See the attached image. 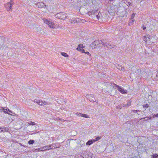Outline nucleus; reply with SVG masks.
<instances>
[{"instance_id": "1", "label": "nucleus", "mask_w": 158, "mask_h": 158, "mask_svg": "<svg viewBox=\"0 0 158 158\" xmlns=\"http://www.w3.org/2000/svg\"><path fill=\"white\" fill-rule=\"evenodd\" d=\"M112 86L113 88L117 89L122 94H126L127 93V90H125L124 88L121 86H119L115 83H113L112 84Z\"/></svg>"}, {"instance_id": "2", "label": "nucleus", "mask_w": 158, "mask_h": 158, "mask_svg": "<svg viewBox=\"0 0 158 158\" xmlns=\"http://www.w3.org/2000/svg\"><path fill=\"white\" fill-rule=\"evenodd\" d=\"M103 43L102 40H96L90 44V46L93 48H97L100 47L99 45Z\"/></svg>"}, {"instance_id": "3", "label": "nucleus", "mask_w": 158, "mask_h": 158, "mask_svg": "<svg viewBox=\"0 0 158 158\" xmlns=\"http://www.w3.org/2000/svg\"><path fill=\"white\" fill-rule=\"evenodd\" d=\"M60 144L58 143H52L48 146H44V147L49 148L48 150L52 149H53L57 148H59L60 146Z\"/></svg>"}, {"instance_id": "4", "label": "nucleus", "mask_w": 158, "mask_h": 158, "mask_svg": "<svg viewBox=\"0 0 158 158\" xmlns=\"http://www.w3.org/2000/svg\"><path fill=\"white\" fill-rule=\"evenodd\" d=\"M56 17L62 20L65 19L67 17L66 14L63 12L58 13L55 15Z\"/></svg>"}, {"instance_id": "5", "label": "nucleus", "mask_w": 158, "mask_h": 158, "mask_svg": "<svg viewBox=\"0 0 158 158\" xmlns=\"http://www.w3.org/2000/svg\"><path fill=\"white\" fill-rule=\"evenodd\" d=\"M14 4V2L13 0H11L9 2H7L6 4H5V7L6 10L8 11H10L12 9V7Z\"/></svg>"}, {"instance_id": "6", "label": "nucleus", "mask_w": 158, "mask_h": 158, "mask_svg": "<svg viewBox=\"0 0 158 158\" xmlns=\"http://www.w3.org/2000/svg\"><path fill=\"white\" fill-rule=\"evenodd\" d=\"M86 98L89 101L92 102H95L98 103V101L95 100L94 96L93 94H87L86 95Z\"/></svg>"}, {"instance_id": "7", "label": "nucleus", "mask_w": 158, "mask_h": 158, "mask_svg": "<svg viewBox=\"0 0 158 158\" xmlns=\"http://www.w3.org/2000/svg\"><path fill=\"white\" fill-rule=\"evenodd\" d=\"M78 158H92L91 156L88 155L87 152L84 151L82 152L81 155L79 156Z\"/></svg>"}, {"instance_id": "8", "label": "nucleus", "mask_w": 158, "mask_h": 158, "mask_svg": "<svg viewBox=\"0 0 158 158\" xmlns=\"http://www.w3.org/2000/svg\"><path fill=\"white\" fill-rule=\"evenodd\" d=\"M43 20L44 22L47 24L51 28L53 27V26L54 25V23L51 21H49L46 19H44Z\"/></svg>"}, {"instance_id": "9", "label": "nucleus", "mask_w": 158, "mask_h": 158, "mask_svg": "<svg viewBox=\"0 0 158 158\" xmlns=\"http://www.w3.org/2000/svg\"><path fill=\"white\" fill-rule=\"evenodd\" d=\"M34 102H35L37 103L39 105L41 106H43L45 105L46 104L47 102L46 101H38L37 100H34Z\"/></svg>"}, {"instance_id": "10", "label": "nucleus", "mask_w": 158, "mask_h": 158, "mask_svg": "<svg viewBox=\"0 0 158 158\" xmlns=\"http://www.w3.org/2000/svg\"><path fill=\"white\" fill-rule=\"evenodd\" d=\"M102 44V45L104 46L107 47L109 48L110 49L112 48V46L108 42H106L104 43L103 42V43Z\"/></svg>"}, {"instance_id": "11", "label": "nucleus", "mask_w": 158, "mask_h": 158, "mask_svg": "<svg viewBox=\"0 0 158 158\" xmlns=\"http://www.w3.org/2000/svg\"><path fill=\"white\" fill-rule=\"evenodd\" d=\"M38 7L39 8H42L46 6L45 4L42 2H39L36 4Z\"/></svg>"}, {"instance_id": "12", "label": "nucleus", "mask_w": 158, "mask_h": 158, "mask_svg": "<svg viewBox=\"0 0 158 158\" xmlns=\"http://www.w3.org/2000/svg\"><path fill=\"white\" fill-rule=\"evenodd\" d=\"M76 114L78 116L86 118H89V116L87 115L84 114H82L80 113L77 112L76 113Z\"/></svg>"}, {"instance_id": "13", "label": "nucleus", "mask_w": 158, "mask_h": 158, "mask_svg": "<svg viewBox=\"0 0 158 158\" xmlns=\"http://www.w3.org/2000/svg\"><path fill=\"white\" fill-rule=\"evenodd\" d=\"M0 132H8L10 131V129L8 127H0Z\"/></svg>"}, {"instance_id": "14", "label": "nucleus", "mask_w": 158, "mask_h": 158, "mask_svg": "<svg viewBox=\"0 0 158 158\" xmlns=\"http://www.w3.org/2000/svg\"><path fill=\"white\" fill-rule=\"evenodd\" d=\"M123 107H124V104L118 105L116 106V108L117 109H121Z\"/></svg>"}, {"instance_id": "15", "label": "nucleus", "mask_w": 158, "mask_h": 158, "mask_svg": "<svg viewBox=\"0 0 158 158\" xmlns=\"http://www.w3.org/2000/svg\"><path fill=\"white\" fill-rule=\"evenodd\" d=\"M94 142L93 139L89 140L86 143L87 145H90Z\"/></svg>"}, {"instance_id": "16", "label": "nucleus", "mask_w": 158, "mask_h": 158, "mask_svg": "<svg viewBox=\"0 0 158 158\" xmlns=\"http://www.w3.org/2000/svg\"><path fill=\"white\" fill-rule=\"evenodd\" d=\"M123 11H122V13H121L122 15H122V16H123L124 13H125V11H124V9H123ZM117 13H118V15H119V16H121L120 15H119V14L120 13H121V12H120V10L119 9V10H118V11H117Z\"/></svg>"}, {"instance_id": "17", "label": "nucleus", "mask_w": 158, "mask_h": 158, "mask_svg": "<svg viewBox=\"0 0 158 158\" xmlns=\"http://www.w3.org/2000/svg\"><path fill=\"white\" fill-rule=\"evenodd\" d=\"M83 45L82 44H81L78 45V46L76 48L77 50H80V51L81 49V48H83Z\"/></svg>"}, {"instance_id": "18", "label": "nucleus", "mask_w": 158, "mask_h": 158, "mask_svg": "<svg viewBox=\"0 0 158 158\" xmlns=\"http://www.w3.org/2000/svg\"><path fill=\"white\" fill-rule=\"evenodd\" d=\"M131 102L130 100H129L127 104H124V107H128L131 106Z\"/></svg>"}, {"instance_id": "19", "label": "nucleus", "mask_w": 158, "mask_h": 158, "mask_svg": "<svg viewBox=\"0 0 158 158\" xmlns=\"http://www.w3.org/2000/svg\"><path fill=\"white\" fill-rule=\"evenodd\" d=\"M69 22L72 24H74L75 23H77V21L74 19H69Z\"/></svg>"}, {"instance_id": "20", "label": "nucleus", "mask_w": 158, "mask_h": 158, "mask_svg": "<svg viewBox=\"0 0 158 158\" xmlns=\"http://www.w3.org/2000/svg\"><path fill=\"white\" fill-rule=\"evenodd\" d=\"M61 54L62 56L65 57H67L69 56L68 55L65 53L61 52Z\"/></svg>"}, {"instance_id": "21", "label": "nucleus", "mask_w": 158, "mask_h": 158, "mask_svg": "<svg viewBox=\"0 0 158 158\" xmlns=\"http://www.w3.org/2000/svg\"><path fill=\"white\" fill-rule=\"evenodd\" d=\"M34 143V141L32 140H30L28 142V143L30 145L33 144Z\"/></svg>"}, {"instance_id": "22", "label": "nucleus", "mask_w": 158, "mask_h": 158, "mask_svg": "<svg viewBox=\"0 0 158 158\" xmlns=\"http://www.w3.org/2000/svg\"><path fill=\"white\" fill-rule=\"evenodd\" d=\"M28 124L29 125H34L36 124V123L34 122H32V121H30V122L28 123Z\"/></svg>"}, {"instance_id": "23", "label": "nucleus", "mask_w": 158, "mask_h": 158, "mask_svg": "<svg viewBox=\"0 0 158 158\" xmlns=\"http://www.w3.org/2000/svg\"><path fill=\"white\" fill-rule=\"evenodd\" d=\"M152 117H147L143 118L144 119L145 121H147L149 119H151Z\"/></svg>"}, {"instance_id": "24", "label": "nucleus", "mask_w": 158, "mask_h": 158, "mask_svg": "<svg viewBox=\"0 0 158 158\" xmlns=\"http://www.w3.org/2000/svg\"><path fill=\"white\" fill-rule=\"evenodd\" d=\"M115 66L116 68L118 69L119 70H120L121 68L122 67L121 65H120L119 64H116V65H115Z\"/></svg>"}, {"instance_id": "25", "label": "nucleus", "mask_w": 158, "mask_h": 158, "mask_svg": "<svg viewBox=\"0 0 158 158\" xmlns=\"http://www.w3.org/2000/svg\"><path fill=\"white\" fill-rule=\"evenodd\" d=\"M152 158H157L158 157V155L156 154H153L152 155Z\"/></svg>"}, {"instance_id": "26", "label": "nucleus", "mask_w": 158, "mask_h": 158, "mask_svg": "<svg viewBox=\"0 0 158 158\" xmlns=\"http://www.w3.org/2000/svg\"><path fill=\"white\" fill-rule=\"evenodd\" d=\"M101 138V137H97L95 138V139H94L93 140H94V141L95 142V141H98V140L100 139Z\"/></svg>"}, {"instance_id": "27", "label": "nucleus", "mask_w": 158, "mask_h": 158, "mask_svg": "<svg viewBox=\"0 0 158 158\" xmlns=\"http://www.w3.org/2000/svg\"><path fill=\"white\" fill-rule=\"evenodd\" d=\"M143 108H148L149 107V105L148 104H146L145 105H143Z\"/></svg>"}, {"instance_id": "28", "label": "nucleus", "mask_w": 158, "mask_h": 158, "mask_svg": "<svg viewBox=\"0 0 158 158\" xmlns=\"http://www.w3.org/2000/svg\"><path fill=\"white\" fill-rule=\"evenodd\" d=\"M4 110H5V111H4V112L6 113H7L8 114H10V115H13L12 114L10 113H9L8 111V112H7V111L8 110L7 109H4V108H3V109Z\"/></svg>"}, {"instance_id": "29", "label": "nucleus", "mask_w": 158, "mask_h": 158, "mask_svg": "<svg viewBox=\"0 0 158 158\" xmlns=\"http://www.w3.org/2000/svg\"><path fill=\"white\" fill-rule=\"evenodd\" d=\"M147 38H148L149 40H150L152 39L151 36L149 35H146Z\"/></svg>"}, {"instance_id": "30", "label": "nucleus", "mask_w": 158, "mask_h": 158, "mask_svg": "<svg viewBox=\"0 0 158 158\" xmlns=\"http://www.w3.org/2000/svg\"><path fill=\"white\" fill-rule=\"evenodd\" d=\"M147 36H144L143 37V40L146 42V41H147V40H146V39H147Z\"/></svg>"}, {"instance_id": "31", "label": "nucleus", "mask_w": 158, "mask_h": 158, "mask_svg": "<svg viewBox=\"0 0 158 158\" xmlns=\"http://www.w3.org/2000/svg\"><path fill=\"white\" fill-rule=\"evenodd\" d=\"M43 147L42 148H40L41 149V150H40V149H39V150H45V149H46V148H45V147Z\"/></svg>"}, {"instance_id": "32", "label": "nucleus", "mask_w": 158, "mask_h": 158, "mask_svg": "<svg viewBox=\"0 0 158 158\" xmlns=\"http://www.w3.org/2000/svg\"><path fill=\"white\" fill-rule=\"evenodd\" d=\"M125 70V68L124 67H122L120 69V70L124 71Z\"/></svg>"}, {"instance_id": "33", "label": "nucleus", "mask_w": 158, "mask_h": 158, "mask_svg": "<svg viewBox=\"0 0 158 158\" xmlns=\"http://www.w3.org/2000/svg\"><path fill=\"white\" fill-rule=\"evenodd\" d=\"M132 111H133V112L134 113L137 112L139 111V110H133Z\"/></svg>"}, {"instance_id": "34", "label": "nucleus", "mask_w": 158, "mask_h": 158, "mask_svg": "<svg viewBox=\"0 0 158 158\" xmlns=\"http://www.w3.org/2000/svg\"><path fill=\"white\" fill-rule=\"evenodd\" d=\"M135 16V14L134 13H133L131 15V18H134Z\"/></svg>"}, {"instance_id": "35", "label": "nucleus", "mask_w": 158, "mask_h": 158, "mask_svg": "<svg viewBox=\"0 0 158 158\" xmlns=\"http://www.w3.org/2000/svg\"><path fill=\"white\" fill-rule=\"evenodd\" d=\"M80 51H81V52L82 53H85V50L83 49H81Z\"/></svg>"}, {"instance_id": "36", "label": "nucleus", "mask_w": 158, "mask_h": 158, "mask_svg": "<svg viewBox=\"0 0 158 158\" xmlns=\"http://www.w3.org/2000/svg\"><path fill=\"white\" fill-rule=\"evenodd\" d=\"M152 117H153V118H154L155 117H158V114H155L154 116H152Z\"/></svg>"}, {"instance_id": "37", "label": "nucleus", "mask_w": 158, "mask_h": 158, "mask_svg": "<svg viewBox=\"0 0 158 158\" xmlns=\"http://www.w3.org/2000/svg\"><path fill=\"white\" fill-rule=\"evenodd\" d=\"M3 48V45H0V49H2Z\"/></svg>"}, {"instance_id": "38", "label": "nucleus", "mask_w": 158, "mask_h": 158, "mask_svg": "<svg viewBox=\"0 0 158 158\" xmlns=\"http://www.w3.org/2000/svg\"><path fill=\"white\" fill-rule=\"evenodd\" d=\"M85 53L89 55H90V53L88 52H85Z\"/></svg>"}, {"instance_id": "39", "label": "nucleus", "mask_w": 158, "mask_h": 158, "mask_svg": "<svg viewBox=\"0 0 158 158\" xmlns=\"http://www.w3.org/2000/svg\"><path fill=\"white\" fill-rule=\"evenodd\" d=\"M142 28H143V30H145L146 28V27H145L144 26V25H143V26H142Z\"/></svg>"}, {"instance_id": "40", "label": "nucleus", "mask_w": 158, "mask_h": 158, "mask_svg": "<svg viewBox=\"0 0 158 158\" xmlns=\"http://www.w3.org/2000/svg\"><path fill=\"white\" fill-rule=\"evenodd\" d=\"M8 111L9 113H10V114L12 113V111H10V110H9V109L8 110Z\"/></svg>"}, {"instance_id": "41", "label": "nucleus", "mask_w": 158, "mask_h": 158, "mask_svg": "<svg viewBox=\"0 0 158 158\" xmlns=\"http://www.w3.org/2000/svg\"><path fill=\"white\" fill-rule=\"evenodd\" d=\"M128 5H128V6L129 5V6H131V5H132V4H131V2H128Z\"/></svg>"}, {"instance_id": "42", "label": "nucleus", "mask_w": 158, "mask_h": 158, "mask_svg": "<svg viewBox=\"0 0 158 158\" xmlns=\"http://www.w3.org/2000/svg\"><path fill=\"white\" fill-rule=\"evenodd\" d=\"M96 17L97 18V19H99V17H100V15H99V14H98V15H96Z\"/></svg>"}, {"instance_id": "43", "label": "nucleus", "mask_w": 158, "mask_h": 158, "mask_svg": "<svg viewBox=\"0 0 158 158\" xmlns=\"http://www.w3.org/2000/svg\"><path fill=\"white\" fill-rule=\"evenodd\" d=\"M52 140L53 142L54 141V140H55V138L54 137H52Z\"/></svg>"}, {"instance_id": "44", "label": "nucleus", "mask_w": 158, "mask_h": 158, "mask_svg": "<svg viewBox=\"0 0 158 158\" xmlns=\"http://www.w3.org/2000/svg\"><path fill=\"white\" fill-rule=\"evenodd\" d=\"M0 38H1L2 39H4V37L3 36H0Z\"/></svg>"}, {"instance_id": "45", "label": "nucleus", "mask_w": 158, "mask_h": 158, "mask_svg": "<svg viewBox=\"0 0 158 158\" xmlns=\"http://www.w3.org/2000/svg\"><path fill=\"white\" fill-rule=\"evenodd\" d=\"M48 148H47L46 149H45V150H48Z\"/></svg>"}]
</instances>
